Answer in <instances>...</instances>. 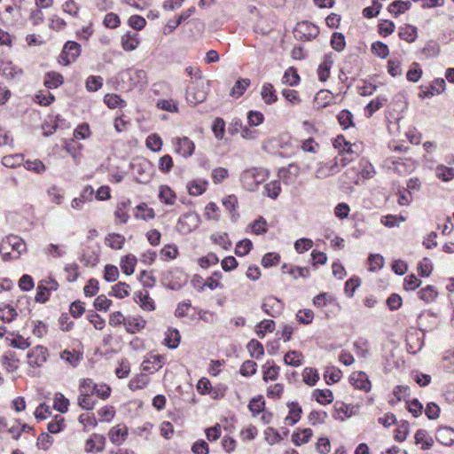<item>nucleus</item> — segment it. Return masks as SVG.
Segmentation results:
<instances>
[{
    "mask_svg": "<svg viewBox=\"0 0 454 454\" xmlns=\"http://www.w3.org/2000/svg\"><path fill=\"white\" fill-rule=\"evenodd\" d=\"M128 434V429L123 425H117L109 432V439L114 444H121Z\"/></svg>",
    "mask_w": 454,
    "mask_h": 454,
    "instance_id": "obj_24",
    "label": "nucleus"
},
{
    "mask_svg": "<svg viewBox=\"0 0 454 454\" xmlns=\"http://www.w3.org/2000/svg\"><path fill=\"white\" fill-rule=\"evenodd\" d=\"M92 395L90 385H86L82 380L79 385V406L84 410H92L96 405V401L92 399Z\"/></svg>",
    "mask_w": 454,
    "mask_h": 454,
    "instance_id": "obj_8",
    "label": "nucleus"
},
{
    "mask_svg": "<svg viewBox=\"0 0 454 454\" xmlns=\"http://www.w3.org/2000/svg\"><path fill=\"white\" fill-rule=\"evenodd\" d=\"M146 321L140 316H129L126 317L125 330L129 333H136L145 327Z\"/></svg>",
    "mask_w": 454,
    "mask_h": 454,
    "instance_id": "obj_17",
    "label": "nucleus"
},
{
    "mask_svg": "<svg viewBox=\"0 0 454 454\" xmlns=\"http://www.w3.org/2000/svg\"><path fill=\"white\" fill-rule=\"evenodd\" d=\"M247 348L251 354L252 356L259 359L262 357L264 354V348L262 343H260L258 340H252L249 341L247 345Z\"/></svg>",
    "mask_w": 454,
    "mask_h": 454,
    "instance_id": "obj_62",
    "label": "nucleus"
},
{
    "mask_svg": "<svg viewBox=\"0 0 454 454\" xmlns=\"http://www.w3.org/2000/svg\"><path fill=\"white\" fill-rule=\"evenodd\" d=\"M288 415L286 417L285 421L289 426H294L301 419V408L297 403H288Z\"/></svg>",
    "mask_w": 454,
    "mask_h": 454,
    "instance_id": "obj_25",
    "label": "nucleus"
},
{
    "mask_svg": "<svg viewBox=\"0 0 454 454\" xmlns=\"http://www.w3.org/2000/svg\"><path fill=\"white\" fill-rule=\"evenodd\" d=\"M418 36L417 28L411 25L400 27L399 37L408 43H413Z\"/></svg>",
    "mask_w": 454,
    "mask_h": 454,
    "instance_id": "obj_35",
    "label": "nucleus"
},
{
    "mask_svg": "<svg viewBox=\"0 0 454 454\" xmlns=\"http://www.w3.org/2000/svg\"><path fill=\"white\" fill-rule=\"evenodd\" d=\"M435 439L445 446H450L454 442V429L449 427H441L436 430Z\"/></svg>",
    "mask_w": 454,
    "mask_h": 454,
    "instance_id": "obj_20",
    "label": "nucleus"
},
{
    "mask_svg": "<svg viewBox=\"0 0 454 454\" xmlns=\"http://www.w3.org/2000/svg\"><path fill=\"white\" fill-rule=\"evenodd\" d=\"M199 223V215L192 212L186 213L179 218L176 223V230L179 233L185 235L197 229Z\"/></svg>",
    "mask_w": 454,
    "mask_h": 454,
    "instance_id": "obj_4",
    "label": "nucleus"
},
{
    "mask_svg": "<svg viewBox=\"0 0 454 454\" xmlns=\"http://www.w3.org/2000/svg\"><path fill=\"white\" fill-rule=\"evenodd\" d=\"M435 175L443 182H448L454 178V168L440 165L435 169Z\"/></svg>",
    "mask_w": 454,
    "mask_h": 454,
    "instance_id": "obj_53",
    "label": "nucleus"
},
{
    "mask_svg": "<svg viewBox=\"0 0 454 454\" xmlns=\"http://www.w3.org/2000/svg\"><path fill=\"white\" fill-rule=\"evenodd\" d=\"M137 260L133 254H127L121 259L120 266L122 272L128 276L135 271Z\"/></svg>",
    "mask_w": 454,
    "mask_h": 454,
    "instance_id": "obj_26",
    "label": "nucleus"
},
{
    "mask_svg": "<svg viewBox=\"0 0 454 454\" xmlns=\"http://www.w3.org/2000/svg\"><path fill=\"white\" fill-rule=\"evenodd\" d=\"M299 82H300V76L297 74L296 69H294V67H290L285 72L283 78H282V82L284 84H287L290 86H295L299 83Z\"/></svg>",
    "mask_w": 454,
    "mask_h": 454,
    "instance_id": "obj_50",
    "label": "nucleus"
},
{
    "mask_svg": "<svg viewBox=\"0 0 454 454\" xmlns=\"http://www.w3.org/2000/svg\"><path fill=\"white\" fill-rule=\"evenodd\" d=\"M63 76L56 72L48 73L44 79V85L49 89H55L63 83Z\"/></svg>",
    "mask_w": 454,
    "mask_h": 454,
    "instance_id": "obj_43",
    "label": "nucleus"
},
{
    "mask_svg": "<svg viewBox=\"0 0 454 454\" xmlns=\"http://www.w3.org/2000/svg\"><path fill=\"white\" fill-rule=\"evenodd\" d=\"M391 164L392 165H389L388 168L399 175H406L413 168V162L411 160H409L408 163L400 160L391 161Z\"/></svg>",
    "mask_w": 454,
    "mask_h": 454,
    "instance_id": "obj_41",
    "label": "nucleus"
},
{
    "mask_svg": "<svg viewBox=\"0 0 454 454\" xmlns=\"http://www.w3.org/2000/svg\"><path fill=\"white\" fill-rule=\"evenodd\" d=\"M261 96L267 105H271L278 100L274 87L271 83H264L262 87Z\"/></svg>",
    "mask_w": 454,
    "mask_h": 454,
    "instance_id": "obj_33",
    "label": "nucleus"
},
{
    "mask_svg": "<svg viewBox=\"0 0 454 454\" xmlns=\"http://www.w3.org/2000/svg\"><path fill=\"white\" fill-rule=\"evenodd\" d=\"M26 249V244L21 238L14 235L8 236L2 245V259H17Z\"/></svg>",
    "mask_w": 454,
    "mask_h": 454,
    "instance_id": "obj_3",
    "label": "nucleus"
},
{
    "mask_svg": "<svg viewBox=\"0 0 454 454\" xmlns=\"http://www.w3.org/2000/svg\"><path fill=\"white\" fill-rule=\"evenodd\" d=\"M302 380L309 386H314L319 380L318 372L316 369L307 367L302 372Z\"/></svg>",
    "mask_w": 454,
    "mask_h": 454,
    "instance_id": "obj_48",
    "label": "nucleus"
},
{
    "mask_svg": "<svg viewBox=\"0 0 454 454\" xmlns=\"http://www.w3.org/2000/svg\"><path fill=\"white\" fill-rule=\"evenodd\" d=\"M212 131L217 139L222 140L224 137L225 122L222 118H216L214 121Z\"/></svg>",
    "mask_w": 454,
    "mask_h": 454,
    "instance_id": "obj_63",
    "label": "nucleus"
},
{
    "mask_svg": "<svg viewBox=\"0 0 454 454\" xmlns=\"http://www.w3.org/2000/svg\"><path fill=\"white\" fill-rule=\"evenodd\" d=\"M159 200L167 206H173L176 202V192L168 185L162 184L159 187Z\"/></svg>",
    "mask_w": 454,
    "mask_h": 454,
    "instance_id": "obj_21",
    "label": "nucleus"
},
{
    "mask_svg": "<svg viewBox=\"0 0 454 454\" xmlns=\"http://www.w3.org/2000/svg\"><path fill=\"white\" fill-rule=\"evenodd\" d=\"M279 367L267 362L262 366V374H263V380H275L278 377L279 374Z\"/></svg>",
    "mask_w": 454,
    "mask_h": 454,
    "instance_id": "obj_40",
    "label": "nucleus"
},
{
    "mask_svg": "<svg viewBox=\"0 0 454 454\" xmlns=\"http://www.w3.org/2000/svg\"><path fill=\"white\" fill-rule=\"evenodd\" d=\"M313 437L311 428H297L291 435V441L295 446L308 443Z\"/></svg>",
    "mask_w": 454,
    "mask_h": 454,
    "instance_id": "obj_16",
    "label": "nucleus"
},
{
    "mask_svg": "<svg viewBox=\"0 0 454 454\" xmlns=\"http://www.w3.org/2000/svg\"><path fill=\"white\" fill-rule=\"evenodd\" d=\"M333 100V94L329 90H322L316 94L314 103L317 108H325L331 105Z\"/></svg>",
    "mask_w": 454,
    "mask_h": 454,
    "instance_id": "obj_27",
    "label": "nucleus"
},
{
    "mask_svg": "<svg viewBox=\"0 0 454 454\" xmlns=\"http://www.w3.org/2000/svg\"><path fill=\"white\" fill-rule=\"evenodd\" d=\"M333 65L332 56L326 55L324 61L319 65L317 69L318 78L321 82H325L330 75V70Z\"/></svg>",
    "mask_w": 454,
    "mask_h": 454,
    "instance_id": "obj_28",
    "label": "nucleus"
},
{
    "mask_svg": "<svg viewBox=\"0 0 454 454\" xmlns=\"http://www.w3.org/2000/svg\"><path fill=\"white\" fill-rule=\"evenodd\" d=\"M415 444L419 445L423 450H430L434 443L433 437L424 429H419L414 435Z\"/></svg>",
    "mask_w": 454,
    "mask_h": 454,
    "instance_id": "obj_19",
    "label": "nucleus"
},
{
    "mask_svg": "<svg viewBox=\"0 0 454 454\" xmlns=\"http://www.w3.org/2000/svg\"><path fill=\"white\" fill-rule=\"evenodd\" d=\"M318 33L317 27L308 21L297 23L294 28L295 37L301 40H309L315 37Z\"/></svg>",
    "mask_w": 454,
    "mask_h": 454,
    "instance_id": "obj_11",
    "label": "nucleus"
},
{
    "mask_svg": "<svg viewBox=\"0 0 454 454\" xmlns=\"http://www.w3.org/2000/svg\"><path fill=\"white\" fill-rule=\"evenodd\" d=\"M149 382V380L145 373L138 374L132 378L129 382V387L132 390L144 388Z\"/></svg>",
    "mask_w": 454,
    "mask_h": 454,
    "instance_id": "obj_47",
    "label": "nucleus"
},
{
    "mask_svg": "<svg viewBox=\"0 0 454 454\" xmlns=\"http://www.w3.org/2000/svg\"><path fill=\"white\" fill-rule=\"evenodd\" d=\"M104 102L111 109L122 108L126 106V102L116 94H106Z\"/></svg>",
    "mask_w": 454,
    "mask_h": 454,
    "instance_id": "obj_45",
    "label": "nucleus"
},
{
    "mask_svg": "<svg viewBox=\"0 0 454 454\" xmlns=\"http://www.w3.org/2000/svg\"><path fill=\"white\" fill-rule=\"evenodd\" d=\"M103 85V78L101 76H89L86 80L85 87L87 90L95 92Z\"/></svg>",
    "mask_w": 454,
    "mask_h": 454,
    "instance_id": "obj_60",
    "label": "nucleus"
},
{
    "mask_svg": "<svg viewBox=\"0 0 454 454\" xmlns=\"http://www.w3.org/2000/svg\"><path fill=\"white\" fill-rule=\"evenodd\" d=\"M275 323L273 320H262L256 326V333L260 338H263L267 332H273Z\"/></svg>",
    "mask_w": 454,
    "mask_h": 454,
    "instance_id": "obj_58",
    "label": "nucleus"
},
{
    "mask_svg": "<svg viewBox=\"0 0 454 454\" xmlns=\"http://www.w3.org/2000/svg\"><path fill=\"white\" fill-rule=\"evenodd\" d=\"M130 286L124 283V282H119L112 286L111 292L109 293L110 295L115 296L119 299L125 298L129 296V294Z\"/></svg>",
    "mask_w": 454,
    "mask_h": 454,
    "instance_id": "obj_42",
    "label": "nucleus"
},
{
    "mask_svg": "<svg viewBox=\"0 0 454 454\" xmlns=\"http://www.w3.org/2000/svg\"><path fill=\"white\" fill-rule=\"evenodd\" d=\"M29 364L40 366L46 360L45 352L43 348H36L28 354Z\"/></svg>",
    "mask_w": 454,
    "mask_h": 454,
    "instance_id": "obj_54",
    "label": "nucleus"
},
{
    "mask_svg": "<svg viewBox=\"0 0 454 454\" xmlns=\"http://www.w3.org/2000/svg\"><path fill=\"white\" fill-rule=\"evenodd\" d=\"M207 98V92L198 82L192 83L186 90V100L192 105L203 102Z\"/></svg>",
    "mask_w": 454,
    "mask_h": 454,
    "instance_id": "obj_13",
    "label": "nucleus"
},
{
    "mask_svg": "<svg viewBox=\"0 0 454 454\" xmlns=\"http://www.w3.org/2000/svg\"><path fill=\"white\" fill-rule=\"evenodd\" d=\"M303 355L300 351L292 350L287 352L284 356V362L287 365L298 367L301 364Z\"/></svg>",
    "mask_w": 454,
    "mask_h": 454,
    "instance_id": "obj_39",
    "label": "nucleus"
},
{
    "mask_svg": "<svg viewBox=\"0 0 454 454\" xmlns=\"http://www.w3.org/2000/svg\"><path fill=\"white\" fill-rule=\"evenodd\" d=\"M207 181H198L193 180L187 184V189L192 196H199L201 195L207 189Z\"/></svg>",
    "mask_w": 454,
    "mask_h": 454,
    "instance_id": "obj_38",
    "label": "nucleus"
},
{
    "mask_svg": "<svg viewBox=\"0 0 454 454\" xmlns=\"http://www.w3.org/2000/svg\"><path fill=\"white\" fill-rule=\"evenodd\" d=\"M99 420L103 422H110L115 416V409L111 405H105L98 410Z\"/></svg>",
    "mask_w": 454,
    "mask_h": 454,
    "instance_id": "obj_51",
    "label": "nucleus"
},
{
    "mask_svg": "<svg viewBox=\"0 0 454 454\" xmlns=\"http://www.w3.org/2000/svg\"><path fill=\"white\" fill-rule=\"evenodd\" d=\"M69 400L61 393H57L54 396L53 407L61 413H65L68 410Z\"/></svg>",
    "mask_w": 454,
    "mask_h": 454,
    "instance_id": "obj_55",
    "label": "nucleus"
},
{
    "mask_svg": "<svg viewBox=\"0 0 454 454\" xmlns=\"http://www.w3.org/2000/svg\"><path fill=\"white\" fill-rule=\"evenodd\" d=\"M83 381L86 385H90L92 395H96L102 400H106L111 395L112 389L106 384H97L90 379H84Z\"/></svg>",
    "mask_w": 454,
    "mask_h": 454,
    "instance_id": "obj_14",
    "label": "nucleus"
},
{
    "mask_svg": "<svg viewBox=\"0 0 454 454\" xmlns=\"http://www.w3.org/2000/svg\"><path fill=\"white\" fill-rule=\"evenodd\" d=\"M340 125L344 129H348L354 125L353 115L348 110H342L337 116Z\"/></svg>",
    "mask_w": 454,
    "mask_h": 454,
    "instance_id": "obj_59",
    "label": "nucleus"
},
{
    "mask_svg": "<svg viewBox=\"0 0 454 454\" xmlns=\"http://www.w3.org/2000/svg\"><path fill=\"white\" fill-rule=\"evenodd\" d=\"M4 342L7 346L25 349L29 346L27 340L20 335L12 336V338L5 337Z\"/></svg>",
    "mask_w": 454,
    "mask_h": 454,
    "instance_id": "obj_52",
    "label": "nucleus"
},
{
    "mask_svg": "<svg viewBox=\"0 0 454 454\" xmlns=\"http://www.w3.org/2000/svg\"><path fill=\"white\" fill-rule=\"evenodd\" d=\"M340 182L347 187H352V185H358L360 184L359 172L357 170V165L352 166L345 170L343 175L340 178Z\"/></svg>",
    "mask_w": 454,
    "mask_h": 454,
    "instance_id": "obj_15",
    "label": "nucleus"
},
{
    "mask_svg": "<svg viewBox=\"0 0 454 454\" xmlns=\"http://www.w3.org/2000/svg\"><path fill=\"white\" fill-rule=\"evenodd\" d=\"M262 308L266 314L275 317L280 311L281 302L278 299L269 296L264 300Z\"/></svg>",
    "mask_w": 454,
    "mask_h": 454,
    "instance_id": "obj_22",
    "label": "nucleus"
},
{
    "mask_svg": "<svg viewBox=\"0 0 454 454\" xmlns=\"http://www.w3.org/2000/svg\"><path fill=\"white\" fill-rule=\"evenodd\" d=\"M145 145L150 150L158 152L161 149L162 140L157 134H152L147 137Z\"/></svg>",
    "mask_w": 454,
    "mask_h": 454,
    "instance_id": "obj_64",
    "label": "nucleus"
},
{
    "mask_svg": "<svg viewBox=\"0 0 454 454\" xmlns=\"http://www.w3.org/2000/svg\"><path fill=\"white\" fill-rule=\"evenodd\" d=\"M356 165L360 179H369L374 176V168L367 160L363 159Z\"/></svg>",
    "mask_w": 454,
    "mask_h": 454,
    "instance_id": "obj_31",
    "label": "nucleus"
},
{
    "mask_svg": "<svg viewBox=\"0 0 454 454\" xmlns=\"http://www.w3.org/2000/svg\"><path fill=\"white\" fill-rule=\"evenodd\" d=\"M81 53V46L79 43L68 41L59 55V62L63 66H68L74 62Z\"/></svg>",
    "mask_w": 454,
    "mask_h": 454,
    "instance_id": "obj_5",
    "label": "nucleus"
},
{
    "mask_svg": "<svg viewBox=\"0 0 454 454\" xmlns=\"http://www.w3.org/2000/svg\"><path fill=\"white\" fill-rule=\"evenodd\" d=\"M140 43V39L137 34L136 33H126L121 37V46L126 51H132L136 50Z\"/></svg>",
    "mask_w": 454,
    "mask_h": 454,
    "instance_id": "obj_23",
    "label": "nucleus"
},
{
    "mask_svg": "<svg viewBox=\"0 0 454 454\" xmlns=\"http://www.w3.org/2000/svg\"><path fill=\"white\" fill-rule=\"evenodd\" d=\"M333 146L340 152L337 157L345 156L344 153H353L352 145L349 142L346 141L343 136H338L334 139Z\"/></svg>",
    "mask_w": 454,
    "mask_h": 454,
    "instance_id": "obj_36",
    "label": "nucleus"
},
{
    "mask_svg": "<svg viewBox=\"0 0 454 454\" xmlns=\"http://www.w3.org/2000/svg\"><path fill=\"white\" fill-rule=\"evenodd\" d=\"M125 242V238L121 234L111 233L106 238V244L114 249L122 248Z\"/></svg>",
    "mask_w": 454,
    "mask_h": 454,
    "instance_id": "obj_46",
    "label": "nucleus"
},
{
    "mask_svg": "<svg viewBox=\"0 0 454 454\" xmlns=\"http://www.w3.org/2000/svg\"><path fill=\"white\" fill-rule=\"evenodd\" d=\"M264 437L265 441L270 445L279 443L283 439L278 431L273 427H268L265 429Z\"/></svg>",
    "mask_w": 454,
    "mask_h": 454,
    "instance_id": "obj_57",
    "label": "nucleus"
},
{
    "mask_svg": "<svg viewBox=\"0 0 454 454\" xmlns=\"http://www.w3.org/2000/svg\"><path fill=\"white\" fill-rule=\"evenodd\" d=\"M419 298L426 302H432L438 295V292L433 286H427L418 293Z\"/></svg>",
    "mask_w": 454,
    "mask_h": 454,
    "instance_id": "obj_49",
    "label": "nucleus"
},
{
    "mask_svg": "<svg viewBox=\"0 0 454 454\" xmlns=\"http://www.w3.org/2000/svg\"><path fill=\"white\" fill-rule=\"evenodd\" d=\"M136 297L137 298V302L139 303L140 307L146 311H153L155 309L153 300L149 296L147 291L139 292Z\"/></svg>",
    "mask_w": 454,
    "mask_h": 454,
    "instance_id": "obj_32",
    "label": "nucleus"
},
{
    "mask_svg": "<svg viewBox=\"0 0 454 454\" xmlns=\"http://www.w3.org/2000/svg\"><path fill=\"white\" fill-rule=\"evenodd\" d=\"M351 159L347 156L335 157L333 160L328 162H320L317 164L315 171V177L317 179H325L332 176L336 175L341 169L346 167Z\"/></svg>",
    "mask_w": 454,
    "mask_h": 454,
    "instance_id": "obj_2",
    "label": "nucleus"
},
{
    "mask_svg": "<svg viewBox=\"0 0 454 454\" xmlns=\"http://www.w3.org/2000/svg\"><path fill=\"white\" fill-rule=\"evenodd\" d=\"M250 84L251 81L248 78H242L238 80L235 82L234 86L231 88L230 91V96L234 98H240L250 86Z\"/></svg>",
    "mask_w": 454,
    "mask_h": 454,
    "instance_id": "obj_29",
    "label": "nucleus"
},
{
    "mask_svg": "<svg viewBox=\"0 0 454 454\" xmlns=\"http://www.w3.org/2000/svg\"><path fill=\"white\" fill-rule=\"evenodd\" d=\"M106 439L102 435H94L85 442L84 450L87 453H98L105 449Z\"/></svg>",
    "mask_w": 454,
    "mask_h": 454,
    "instance_id": "obj_18",
    "label": "nucleus"
},
{
    "mask_svg": "<svg viewBox=\"0 0 454 454\" xmlns=\"http://www.w3.org/2000/svg\"><path fill=\"white\" fill-rule=\"evenodd\" d=\"M165 357L160 355L149 354L143 361L141 369L144 372L154 373L164 364Z\"/></svg>",
    "mask_w": 454,
    "mask_h": 454,
    "instance_id": "obj_9",
    "label": "nucleus"
},
{
    "mask_svg": "<svg viewBox=\"0 0 454 454\" xmlns=\"http://www.w3.org/2000/svg\"><path fill=\"white\" fill-rule=\"evenodd\" d=\"M175 152L184 158L192 156L195 150L194 143L187 137H176L173 140Z\"/></svg>",
    "mask_w": 454,
    "mask_h": 454,
    "instance_id": "obj_10",
    "label": "nucleus"
},
{
    "mask_svg": "<svg viewBox=\"0 0 454 454\" xmlns=\"http://www.w3.org/2000/svg\"><path fill=\"white\" fill-rule=\"evenodd\" d=\"M266 195L271 199H277L281 192L280 182L278 180L270 182L264 185Z\"/></svg>",
    "mask_w": 454,
    "mask_h": 454,
    "instance_id": "obj_56",
    "label": "nucleus"
},
{
    "mask_svg": "<svg viewBox=\"0 0 454 454\" xmlns=\"http://www.w3.org/2000/svg\"><path fill=\"white\" fill-rule=\"evenodd\" d=\"M181 336L179 332L176 329L169 328L166 332V337L164 340V343L169 348H176L178 347L180 343Z\"/></svg>",
    "mask_w": 454,
    "mask_h": 454,
    "instance_id": "obj_37",
    "label": "nucleus"
},
{
    "mask_svg": "<svg viewBox=\"0 0 454 454\" xmlns=\"http://www.w3.org/2000/svg\"><path fill=\"white\" fill-rule=\"evenodd\" d=\"M359 409V404H347L343 402H336L333 417L338 420L344 421L347 419L356 416Z\"/></svg>",
    "mask_w": 454,
    "mask_h": 454,
    "instance_id": "obj_6",
    "label": "nucleus"
},
{
    "mask_svg": "<svg viewBox=\"0 0 454 454\" xmlns=\"http://www.w3.org/2000/svg\"><path fill=\"white\" fill-rule=\"evenodd\" d=\"M269 177V171L263 168H251L244 170L240 175L242 186L249 191L257 190L258 186Z\"/></svg>",
    "mask_w": 454,
    "mask_h": 454,
    "instance_id": "obj_1",
    "label": "nucleus"
},
{
    "mask_svg": "<svg viewBox=\"0 0 454 454\" xmlns=\"http://www.w3.org/2000/svg\"><path fill=\"white\" fill-rule=\"evenodd\" d=\"M135 217L139 218L145 221L152 220L155 217V213L153 208L149 207L147 204L141 203L137 205L135 208Z\"/></svg>",
    "mask_w": 454,
    "mask_h": 454,
    "instance_id": "obj_30",
    "label": "nucleus"
},
{
    "mask_svg": "<svg viewBox=\"0 0 454 454\" xmlns=\"http://www.w3.org/2000/svg\"><path fill=\"white\" fill-rule=\"evenodd\" d=\"M411 8V3L409 1H395L389 4L387 10L391 14L398 16L404 13Z\"/></svg>",
    "mask_w": 454,
    "mask_h": 454,
    "instance_id": "obj_44",
    "label": "nucleus"
},
{
    "mask_svg": "<svg viewBox=\"0 0 454 454\" xmlns=\"http://www.w3.org/2000/svg\"><path fill=\"white\" fill-rule=\"evenodd\" d=\"M372 51L374 55L385 59L389 54V50L387 44L382 42H375L372 44Z\"/></svg>",
    "mask_w": 454,
    "mask_h": 454,
    "instance_id": "obj_61",
    "label": "nucleus"
},
{
    "mask_svg": "<svg viewBox=\"0 0 454 454\" xmlns=\"http://www.w3.org/2000/svg\"><path fill=\"white\" fill-rule=\"evenodd\" d=\"M22 0H2L5 9V22L14 24L20 18V4Z\"/></svg>",
    "mask_w": 454,
    "mask_h": 454,
    "instance_id": "obj_7",
    "label": "nucleus"
},
{
    "mask_svg": "<svg viewBox=\"0 0 454 454\" xmlns=\"http://www.w3.org/2000/svg\"><path fill=\"white\" fill-rule=\"evenodd\" d=\"M351 385L359 390L368 393L372 389V383L365 372L358 371L353 372L349 376Z\"/></svg>",
    "mask_w": 454,
    "mask_h": 454,
    "instance_id": "obj_12",
    "label": "nucleus"
},
{
    "mask_svg": "<svg viewBox=\"0 0 454 454\" xmlns=\"http://www.w3.org/2000/svg\"><path fill=\"white\" fill-rule=\"evenodd\" d=\"M313 396L318 403L323 405L329 404L333 401V395L330 389H315Z\"/></svg>",
    "mask_w": 454,
    "mask_h": 454,
    "instance_id": "obj_34",
    "label": "nucleus"
}]
</instances>
